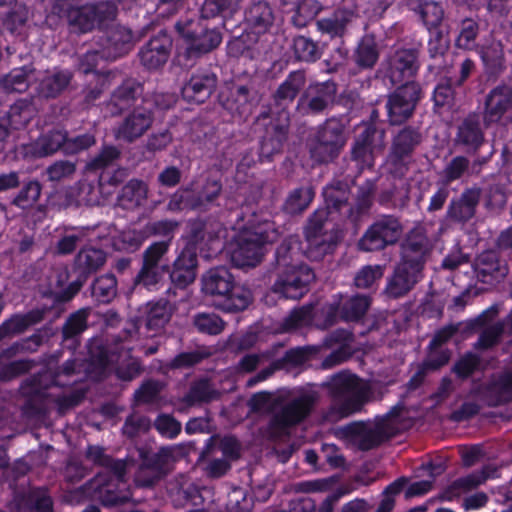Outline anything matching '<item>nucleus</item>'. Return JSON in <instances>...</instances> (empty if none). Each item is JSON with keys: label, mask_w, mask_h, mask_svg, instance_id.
<instances>
[{"label": "nucleus", "mask_w": 512, "mask_h": 512, "mask_svg": "<svg viewBox=\"0 0 512 512\" xmlns=\"http://www.w3.org/2000/svg\"><path fill=\"white\" fill-rule=\"evenodd\" d=\"M323 387L331 398L323 417L331 423L360 412L365 404L381 400L387 392L386 385L366 381L346 370L332 375Z\"/></svg>", "instance_id": "nucleus-1"}, {"label": "nucleus", "mask_w": 512, "mask_h": 512, "mask_svg": "<svg viewBox=\"0 0 512 512\" xmlns=\"http://www.w3.org/2000/svg\"><path fill=\"white\" fill-rule=\"evenodd\" d=\"M83 0H55L53 12L67 21L71 31L88 33L103 29L112 23L118 14L114 1H98L81 4Z\"/></svg>", "instance_id": "nucleus-2"}, {"label": "nucleus", "mask_w": 512, "mask_h": 512, "mask_svg": "<svg viewBox=\"0 0 512 512\" xmlns=\"http://www.w3.org/2000/svg\"><path fill=\"white\" fill-rule=\"evenodd\" d=\"M201 290L211 298L215 307L225 312L246 309L251 302L249 291L236 286L232 273L225 266L207 270L201 277Z\"/></svg>", "instance_id": "nucleus-3"}, {"label": "nucleus", "mask_w": 512, "mask_h": 512, "mask_svg": "<svg viewBox=\"0 0 512 512\" xmlns=\"http://www.w3.org/2000/svg\"><path fill=\"white\" fill-rule=\"evenodd\" d=\"M410 426L411 420L407 409L402 405H397L385 416L377 418L374 423H356L352 425L350 433L358 448L368 451Z\"/></svg>", "instance_id": "nucleus-4"}, {"label": "nucleus", "mask_w": 512, "mask_h": 512, "mask_svg": "<svg viewBox=\"0 0 512 512\" xmlns=\"http://www.w3.org/2000/svg\"><path fill=\"white\" fill-rule=\"evenodd\" d=\"M89 361L98 374L117 364L116 375L123 381H131L142 373L139 359L130 355V349L120 344H108L102 338H93L88 344Z\"/></svg>", "instance_id": "nucleus-5"}, {"label": "nucleus", "mask_w": 512, "mask_h": 512, "mask_svg": "<svg viewBox=\"0 0 512 512\" xmlns=\"http://www.w3.org/2000/svg\"><path fill=\"white\" fill-rule=\"evenodd\" d=\"M348 140L346 125L338 117L327 118L310 135L307 147L310 157L319 164L334 161L340 155Z\"/></svg>", "instance_id": "nucleus-6"}, {"label": "nucleus", "mask_w": 512, "mask_h": 512, "mask_svg": "<svg viewBox=\"0 0 512 512\" xmlns=\"http://www.w3.org/2000/svg\"><path fill=\"white\" fill-rule=\"evenodd\" d=\"M280 232L274 224L259 226L254 230L241 232L235 239L231 261L238 268L255 267L265 254V245L276 242Z\"/></svg>", "instance_id": "nucleus-7"}, {"label": "nucleus", "mask_w": 512, "mask_h": 512, "mask_svg": "<svg viewBox=\"0 0 512 512\" xmlns=\"http://www.w3.org/2000/svg\"><path fill=\"white\" fill-rule=\"evenodd\" d=\"M317 395L314 392H304L287 400L277 402L273 408L268 424V434L271 438L288 435L292 427L304 421L311 413Z\"/></svg>", "instance_id": "nucleus-8"}, {"label": "nucleus", "mask_w": 512, "mask_h": 512, "mask_svg": "<svg viewBox=\"0 0 512 512\" xmlns=\"http://www.w3.org/2000/svg\"><path fill=\"white\" fill-rule=\"evenodd\" d=\"M223 191L220 179L206 177L201 184L190 183L178 189L169 199L167 210L179 212L182 210L208 211L219 199Z\"/></svg>", "instance_id": "nucleus-9"}, {"label": "nucleus", "mask_w": 512, "mask_h": 512, "mask_svg": "<svg viewBox=\"0 0 512 512\" xmlns=\"http://www.w3.org/2000/svg\"><path fill=\"white\" fill-rule=\"evenodd\" d=\"M421 126L404 125L392 137L386 166L391 175L402 178L409 170L413 155L423 142Z\"/></svg>", "instance_id": "nucleus-10"}, {"label": "nucleus", "mask_w": 512, "mask_h": 512, "mask_svg": "<svg viewBox=\"0 0 512 512\" xmlns=\"http://www.w3.org/2000/svg\"><path fill=\"white\" fill-rule=\"evenodd\" d=\"M139 458L133 482L138 488H153L172 472L177 461L176 448L162 447L157 452L140 449Z\"/></svg>", "instance_id": "nucleus-11"}, {"label": "nucleus", "mask_w": 512, "mask_h": 512, "mask_svg": "<svg viewBox=\"0 0 512 512\" xmlns=\"http://www.w3.org/2000/svg\"><path fill=\"white\" fill-rule=\"evenodd\" d=\"M176 310L177 305L169 299L150 301L145 305V316L130 318L126 331L131 337H155L164 331Z\"/></svg>", "instance_id": "nucleus-12"}, {"label": "nucleus", "mask_w": 512, "mask_h": 512, "mask_svg": "<svg viewBox=\"0 0 512 512\" xmlns=\"http://www.w3.org/2000/svg\"><path fill=\"white\" fill-rule=\"evenodd\" d=\"M176 28L187 45L184 55L188 59L211 52L222 41L221 33L217 29L208 28L201 20L179 22Z\"/></svg>", "instance_id": "nucleus-13"}, {"label": "nucleus", "mask_w": 512, "mask_h": 512, "mask_svg": "<svg viewBox=\"0 0 512 512\" xmlns=\"http://www.w3.org/2000/svg\"><path fill=\"white\" fill-rule=\"evenodd\" d=\"M404 226L395 215H382L374 220L359 241V246L367 252L384 250L395 245L402 238Z\"/></svg>", "instance_id": "nucleus-14"}, {"label": "nucleus", "mask_w": 512, "mask_h": 512, "mask_svg": "<svg viewBox=\"0 0 512 512\" xmlns=\"http://www.w3.org/2000/svg\"><path fill=\"white\" fill-rule=\"evenodd\" d=\"M261 101L256 80L232 84L226 92H221L219 102L233 117L246 119Z\"/></svg>", "instance_id": "nucleus-15"}, {"label": "nucleus", "mask_w": 512, "mask_h": 512, "mask_svg": "<svg viewBox=\"0 0 512 512\" xmlns=\"http://www.w3.org/2000/svg\"><path fill=\"white\" fill-rule=\"evenodd\" d=\"M337 92L334 81L311 82L298 98L296 112L303 117L323 114L334 105Z\"/></svg>", "instance_id": "nucleus-16"}, {"label": "nucleus", "mask_w": 512, "mask_h": 512, "mask_svg": "<svg viewBox=\"0 0 512 512\" xmlns=\"http://www.w3.org/2000/svg\"><path fill=\"white\" fill-rule=\"evenodd\" d=\"M433 245L422 227L411 229L400 245V261L397 263L423 276Z\"/></svg>", "instance_id": "nucleus-17"}, {"label": "nucleus", "mask_w": 512, "mask_h": 512, "mask_svg": "<svg viewBox=\"0 0 512 512\" xmlns=\"http://www.w3.org/2000/svg\"><path fill=\"white\" fill-rule=\"evenodd\" d=\"M420 98L421 87L417 82L399 85L387 96L386 109L389 125L406 123L413 116Z\"/></svg>", "instance_id": "nucleus-18"}, {"label": "nucleus", "mask_w": 512, "mask_h": 512, "mask_svg": "<svg viewBox=\"0 0 512 512\" xmlns=\"http://www.w3.org/2000/svg\"><path fill=\"white\" fill-rule=\"evenodd\" d=\"M275 281L271 290L287 299L298 300L308 291L315 282L316 274L307 264L296 268L275 273Z\"/></svg>", "instance_id": "nucleus-19"}, {"label": "nucleus", "mask_w": 512, "mask_h": 512, "mask_svg": "<svg viewBox=\"0 0 512 512\" xmlns=\"http://www.w3.org/2000/svg\"><path fill=\"white\" fill-rule=\"evenodd\" d=\"M170 241H158L147 247L142 254V265L135 277V284L150 288L156 286L169 272V265L162 264L168 252Z\"/></svg>", "instance_id": "nucleus-20"}, {"label": "nucleus", "mask_w": 512, "mask_h": 512, "mask_svg": "<svg viewBox=\"0 0 512 512\" xmlns=\"http://www.w3.org/2000/svg\"><path fill=\"white\" fill-rule=\"evenodd\" d=\"M383 65L384 76L392 85L413 82L411 79L420 67L419 50L417 48L397 49L384 60Z\"/></svg>", "instance_id": "nucleus-21"}, {"label": "nucleus", "mask_w": 512, "mask_h": 512, "mask_svg": "<svg viewBox=\"0 0 512 512\" xmlns=\"http://www.w3.org/2000/svg\"><path fill=\"white\" fill-rule=\"evenodd\" d=\"M384 131L369 125L356 137L351 149V158L361 169L372 168L377 155L384 151Z\"/></svg>", "instance_id": "nucleus-22"}, {"label": "nucleus", "mask_w": 512, "mask_h": 512, "mask_svg": "<svg viewBox=\"0 0 512 512\" xmlns=\"http://www.w3.org/2000/svg\"><path fill=\"white\" fill-rule=\"evenodd\" d=\"M307 84L305 69L291 71L271 94V109L286 111L300 97Z\"/></svg>", "instance_id": "nucleus-23"}, {"label": "nucleus", "mask_w": 512, "mask_h": 512, "mask_svg": "<svg viewBox=\"0 0 512 512\" xmlns=\"http://www.w3.org/2000/svg\"><path fill=\"white\" fill-rule=\"evenodd\" d=\"M143 85L134 78H126L111 93L105 102V110L111 116H119L131 108H135L142 98Z\"/></svg>", "instance_id": "nucleus-24"}, {"label": "nucleus", "mask_w": 512, "mask_h": 512, "mask_svg": "<svg viewBox=\"0 0 512 512\" xmlns=\"http://www.w3.org/2000/svg\"><path fill=\"white\" fill-rule=\"evenodd\" d=\"M153 113L147 108H134L128 113L114 130L118 140L132 143L142 137L152 126Z\"/></svg>", "instance_id": "nucleus-25"}, {"label": "nucleus", "mask_w": 512, "mask_h": 512, "mask_svg": "<svg viewBox=\"0 0 512 512\" xmlns=\"http://www.w3.org/2000/svg\"><path fill=\"white\" fill-rule=\"evenodd\" d=\"M483 115L471 112L465 116L457 126L455 144L463 147L467 152H477L485 142V128Z\"/></svg>", "instance_id": "nucleus-26"}, {"label": "nucleus", "mask_w": 512, "mask_h": 512, "mask_svg": "<svg viewBox=\"0 0 512 512\" xmlns=\"http://www.w3.org/2000/svg\"><path fill=\"white\" fill-rule=\"evenodd\" d=\"M512 109V87L501 83L491 89L485 97L483 122L486 127L498 123Z\"/></svg>", "instance_id": "nucleus-27"}, {"label": "nucleus", "mask_w": 512, "mask_h": 512, "mask_svg": "<svg viewBox=\"0 0 512 512\" xmlns=\"http://www.w3.org/2000/svg\"><path fill=\"white\" fill-rule=\"evenodd\" d=\"M482 190L479 187L465 189L460 196L453 198L445 214V219L451 223L466 224L476 214L481 199Z\"/></svg>", "instance_id": "nucleus-28"}, {"label": "nucleus", "mask_w": 512, "mask_h": 512, "mask_svg": "<svg viewBox=\"0 0 512 512\" xmlns=\"http://www.w3.org/2000/svg\"><path fill=\"white\" fill-rule=\"evenodd\" d=\"M198 257L194 247L186 246L172 264L169 274L172 285L185 289L197 277Z\"/></svg>", "instance_id": "nucleus-29"}, {"label": "nucleus", "mask_w": 512, "mask_h": 512, "mask_svg": "<svg viewBox=\"0 0 512 512\" xmlns=\"http://www.w3.org/2000/svg\"><path fill=\"white\" fill-rule=\"evenodd\" d=\"M171 49V37L166 32L160 31L141 48L140 61L147 69H158L167 62Z\"/></svg>", "instance_id": "nucleus-30"}, {"label": "nucleus", "mask_w": 512, "mask_h": 512, "mask_svg": "<svg viewBox=\"0 0 512 512\" xmlns=\"http://www.w3.org/2000/svg\"><path fill=\"white\" fill-rule=\"evenodd\" d=\"M106 252L93 245H83L76 253L72 262L75 275L88 278L99 271L106 263Z\"/></svg>", "instance_id": "nucleus-31"}, {"label": "nucleus", "mask_w": 512, "mask_h": 512, "mask_svg": "<svg viewBox=\"0 0 512 512\" xmlns=\"http://www.w3.org/2000/svg\"><path fill=\"white\" fill-rule=\"evenodd\" d=\"M217 76L214 73H199L192 75L182 87V97L193 103H204L217 87Z\"/></svg>", "instance_id": "nucleus-32"}, {"label": "nucleus", "mask_w": 512, "mask_h": 512, "mask_svg": "<svg viewBox=\"0 0 512 512\" xmlns=\"http://www.w3.org/2000/svg\"><path fill=\"white\" fill-rule=\"evenodd\" d=\"M475 271L479 281L490 284L503 279L508 274V266L496 251L489 250L477 257Z\"/></svg>", "instance_id": "nucleus-33"}, {"label": "nucleus", "mask_w": 512, "mask_h": 512, "mask_svg": "<svg viewBox=\"0 0 512 512\" xmlns=\"http://www.w3.org/2000/svg\"><path fill=\"white\" fill-rule=\"evenodd\" d=\"M88 485L89 489L97 492L99 501L106 507L120 506L132 499L130 489L114 488L113 484L106 482V476L102 473L97 474Z\"/></svg>", "instance_id": "nucleus-34"}, {"label": "nucleus", "mask_w": 512, "mask_h": 512, "mask_svg": "<svg viewBox=\"0 0 512 512\" xmlns=\"http://www.w3.org/2000/svg\"><path fill=\"white\" fill-rule=\"evenodd\" d=\"M421 278L422 275L397 264L392 275L387 279L384 294L389 299L404 297L415 287Z\"/></svg>", "instance_id": "nucleus-35"}, {"label": "nucleus", "mask_w": 512, "mask_h": 512, "mask_svg": "<svg viewBox=\"0 0 512 512\" xmlns=\"http://www.w3.org/2000/svg\"><path fill=\"white\" fill-rule=\"evenodd\" d=\"M220 223L211 218H197L189 223L187 246L197 248L209 246L219 238Z\"/></svg>", "instance_id": "nucleus-36"}, {"label": "nucleus", "mask_w": 512, "mask_h": 512, "mask_svg": "<svg viewBox=\"0 0 512 512\" xmlns=\"http://www.w3.org/2000/svg\"><path fill=\"white\" fill-rule=\"evenodd\" d=\"M79 368L80 364L76 359H69L54 372L46 371L40 373L31 380L33 386L31 392L40 393L42 388H48V385L42 386L43 381L47 379L51 381L53 386H69L74 383L70 378L80 372Z\"/></svg>", "instance_id": "nucleus-37"}, {"label": "nucleus", "mask_w": 512, "mask_h": 512, "mask_svg": "<svg viewBox=\"0 0 512 512\" xmlns=\"http://www.w3.org/2000/svg\"><path fill=\"white\" fill-rule=\"evenodd\" d=\"M20 512H54V500L47 487H32L19 495Z\"/></svg>", "instance_id": "nucleus-38"}, {"label": "nucleus", "mask_w": 512, "mask_h": 512, "mask_svg": "<svg viewBox=\"0 0 512 512\" xmlns=\"http://www.w3.org/2000/svg\"><path fill=\"white\" fill-rule=\"evenodd\" d=\"M288 125L271 122L267 125L260 143V157L270 161L274 155L280 154L287 140Z\"/></svg>", "instance_id": "nucleus-39"}, {"label": "nucleus", "mask_w": 512, "mask_h": 512, "mask_svg": "<svg viewBox=\"0 0 512 512\" xmlns=\"http://www.w3.org/2000/svg\"><path fill=\"white\" fill-rule=\"evenodd\" d=\"M247 27L257 34L267 32L275 21L274 9L266 1L252 3L245 11Z\"/></svg>", "instance_id": "nucleus-40"}, {"label": "nucleus", "mask_w": 512, "mask_h": 512, "mask_svg": "<svg viewBox=\"0 0 512 512\" xmlns=\"http://www.w3.org/2000/svg\"><path fill=\"white\" fill-rule=\"evenodd\" d=\"M299 241L296 236H289L284 239L275 252V259L272 262V273L296 268L304 265L299 261Z\"/></svg>", "instance_id": "nucleus-41"}, {"label": "nucleus", "mask_w": 512, "mask_h": 512, "mask_svg": "<svg viewBox=\"0 0 512 512\" xmlns=\"http://www.w3.org/2000/svg\"><path fill=\"white\" fill-rule=\"evenodd\" d=\"M323 195L325 209L331 213H339L342 218L346 219L347 208L351 207L349 185L342 181H334L324 188Z\"/></svg>", "instance_id": "nucleus-42"}, {"label": "nucleus", "mask_w": 512, "mask_h": 512, "mask_svg": "<svg viewBox=\"0 0 512 512\" xmlns=\"http://www.w3.org/2000/svg\"><path fill=\"white\" fill-rule=\"evenodd\" d=\"M86 458L95 465L104 467L109 471L118 482L124 483L127 473L128 461L124 459H114L105 453V449L100 446H88Z\"/></svg>", "instance_id": "nucleus-43"}, {"label": "nucleus", "mask_w": 512, "mask_h": 512, "mask_svg": "<svg viewBox=\"0 0 512 512\" xmlns=\"http://www.w3.org/2000/svg\"><path fill=\"white\" fill-rule=\"evenodd\" d=\"M494 472H496V469L486 466L480 471H475L465 477L458 478L444 491L443 499L451 501L462 493L476 489L488 478L492 477Z\"/></svg>", "instance_id": "nucleus-44"}, {"label": "nucleus", "mask_w": 512, "mask_h": 512, "mask_svg": "<svg viewBox=\"0 0 512 512\" xmlns=\"http://www.w3.org/2000/svg\"><path fill=\"white\" fill-rule=\"evenodd\" d=\"M45 311L35 309L26 314H15L0 325V341L23 333L27 328L41 322Z\"/></svg>", "instance_id": "nucleus-45"}, {"label": "nucleus", "mask_w": 512, "mask_h": 512, "mask_svg": "<svg viewBox=\"0 0 512 512\" xmlns=\"http://www.w3.org/2000/svg\"><path fill=\"white\" fill-rule=\"evenodd\" d=\"M67 131L64 129H51L42 134L32 145V154L35 157H47L62 152L64 154Z\"/></svg>", "instance_id": "nucleus-46"}, {"label": "nucleus", "mask_w": 512, "mask_h": 512, "mask_svg": "<svg viewBox=\"0 0 512 512\" xmlns=\"http://www.w3.org/2000/svg\"><path fill=\"white\" fill-rule=\"evenodd\" d=\"M307 246L305 255L311 261H321L332 254L339 241V233H324L322 235L304 236Z\"/></svg>", "instance_id": "nucleus-47"}, {"label": "nucleus", "mask_w": 512, "mask_h": 512, "mask_svg": "<svg viewBox=\"0 0 512 512\" xmlns=\"http://www.w3.org/2000/svg\"><path fill=\"white\" fill-rule=\"evenodd\" d=\"M90 315L89 308H82L69 315L62 326L63 342H70L69 348L76 349L79 344L80 335L87 329V320Z\"/></svg>", "instance_id": "nucleus-48"}, {"label": "nucleus", "mask_w": 512, "mask_h": 512, "mask_svg": "<svg viewBox=\"0 0 512 512\" xmlns=\"http://www.w3.org/2000/svg\"><path fill=\"white\" fill-rule=\"evenodd\" d=\"M221 392L206 378L198 379L190 384L181 401L187 406L200 405L220 399Z\"/></svg>", "instance_id": "nucleus-49"}, {"label": "nucleus", "mask_w": 512, "mask_h": 512, "mask_svg": "<svg viewBox=\"0 0 512 512\" xmlns=\"http://www.w3.org/2000/svg\"><path fill=\"white\" fill-rule=\"evenodd\" d=\"M132 32L123 26H115L107 33L106 44L103 48L106 56L116 59L128 53L132 47Z\"/></svg>", "instance_id": "nucleus-50"}, {"label": "nucleus", "mask_w": 512, "mask_h": 512, "mask_svg": "<svg viewBox=\"0 0 512 512\" xmlns=\"http://www.w3.org/2000/svg\"><path fill=\"white\" fill-rule=\"evenodd\" d=\"M148 196V185L140 179L129 180L117 196V201L124 209L140 207Z\"/></svg>", "instance_id": "nucleus-51"}, {"label": "nucleus", "mask_w": 512, "mask_h": 512, "mask_svg": "<svg viewBox=\"0 0 512 512\" xmlns=\"http://www.w3.org/2000/svg\"><path fill=\"white\" fill-rule=\"evenodd\" d=\"M115 77L113 71L96 72L93 75V81L88 83L82 90V101L80 106L82 109H89L94 105L103 92L110 86L111 79Z\"/></svg>", "instance_id": "nucleus-52"}, {"label": "nucleus", "mask_w": 512, "mask_h": 512, "mask_svg": "<svg viewBox=\"0 0 512 512\" xmlns=\"http://www.w3.org/2000/svg\"><path fill=\"white\" fill-rule=\"evenodd\" d=\"M376 185L368 180L358 188L355 204L347 208L346 219L356 222L362 215L369 212L373 205Z\"/></svg>", "instance_id": "nucleus-53"}, {"label": "nucleus", "mask_w": 512, "mask_h": 512, "mask_svg": "<svg viewBox=\"0 0 512 512\" xmlns=\"http://www.w3.org/2000/svg\"><path fill=\"white\" fill-rule=\"evenodd\" d=\"M481 58L489 78L497 79L506 69L504 47L500 41L492 42L487 46Z\"/></svg>", "instance_id": "nucleus-54"}, {"label": "nucleus", "mask_w": 512, "mask_h": 512, "mask_svg": "<svg viewBox=\"0 0 512 512\" xmlns=\"http://www.w3.org/2000/svg\"><path fill=\"white\" fill-rule=\"evenodd\" d=\"M72 78L73 73L68 70L48 74L39 84V94L45 98H56L69 86Z\"/></svg>", "instance_id": "nucleus-55"}, {"label": "nucleus", "mask_w": 512, "mask_h": 512, "mask_svg": "<svg viewBox=\"0 0 512 512\" xmlns=\"http://www.w3.org/2000/svg\"><path fill=\"white\" fill-rule=\"evenodd\" d=\"M487 396L491 406L512 401V370L505 371L491 381L487 387Z\"/></svg>", "instance_id": "nucleus-56"}, {"label": "nucleus", "mask_w": 512, "mask_h": 512, "mask_svg": "<svg viewBox=\"0 0 512 512\" xmlns=\"http://www.w3.org/2000/svg\"><path fill=\"white\" fill-rule=\"evenodd\" d=\"M85 232L75 227L64 226L54 246V253L58 256H68L76 251L85 239Z\"/></svg>", "instance_id": "nucleus-57"}, {"label": "nucleus", "mask_w": 512, "mask_h": 512, "mask_svg": "<svg viewBox=\"0 0 512 512\" xmlns=\"http://www.w3.org/2000/svg\"><path fill=\"white\" fill-rule=\"evenodd\" d=\"M353 17L354 14L351 11L337 10L329 18L319 20L317 27L321 32L327 33L331 37H342Z\"/></svg>", "instance_id": "nucleus-58"}, {"label": "nucleus", "mask_w": 512, "mask_h": 512, "mask_svg": "<svg viewBox=\"0 0 512 512\" xmlns=\"http://www.w3.org/2000/svg\"><path fill=\"white\" fill-rule=\"evenodd\" d=\"M370 305V296L356 294L341 304L340 316L345 321H358L366 314Z\"/></svg>", "instance_id": "nucleus-59"}, {"label": "nucleus", "mask_w": 512, "mask_h": 512, "mask_svg": "<svg viewBox=\"0 0 512 512\" xmlns=\"http://www.w3.org/2000/svg\"><path fill=\"white\" fill-rule=\"evenodd\" d=\"M379 59L378 45L372 37L363 38L358 44L354 61L361 69H373Z\"/></svg>", "instance_id": "nucleus-60"}, {"label": "nucleus", "mask_w": 512, "mask_h": 512, "mask_svg": "<svg viewBox=\"0 0 512 512\" xmlns=\"http://www.w3.org/2000/svg\"><path fill=\"white\" fill-rule=\"evenodd\" d=\"M41 192V183L36 179H30L24 183L22 188L11 200V205L22 210H29L38 202Z\"/></svg>", "instance_id": "nucleus-61"}, {"label": "nucleus", "mask_w": 512, "mask_h": 512, "mask_svg": "<svg viewBox=\"0 0 512 512\" xmlns=\"http://www.w3.org/2000/svg\"><path fill=\"white\" fill-rule=\"evenodd\" d=\"M92 297L99 303H109L117 295V279L113 274L97 277L91 286Z\"/></svg>", "instance_id": "nucleus-62"}, {"label": "nucleus", "mask_w": 512, "mask_h": 512, "mask_svg": "<svg viewBox=\"0 0 512 512\" xmlns=\"http://www.w3.org/2000/svg\"><path fill=\"white\" fill-rule=\"evenodd\" d=\"M313 197L314 191L311 187L296 188L288 194L283 204V210L290 215L301 214L307 209Z\"/></svg>", "instance_id": "nucleus-63"}, {"label": "nucleus", "mask_w": 512, "mask_h": 512, "mask_svg": "<svg viewBox=\"0 0 512 512\" xmlns=\"http://www.w3.org/2000/svg\"><path fill=\"white\" fill-rule=\"evenodd\" d=\"M120 156L121 151L119 148L113 145H105L94 157L86 162L84 171L86 173H96L98 171H103L113 165L114 162L120 158Z\"/></svg>", "instance_id": "nucleus-64"}]
</instances>
